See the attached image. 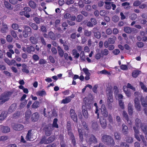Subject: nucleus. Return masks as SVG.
<instances>
[{"label": "nucleus", "mask_w": 147, "mask_h": 147, "mask_svg": "<svg viewBox=\"0 0 147 147\" xmlns=\"http://www.w3.org/2000/svg\"><path fill=\"white\" fill-rule=\"evenodd\" d=\"M102 142L107 145L112 146L114 145L113 140L110 136L107 135H104L102 137Z\"/></svg>", "instance_id": "obj_1"}, {"label": "nucleus", "mask_w": 147, "mask_h": 147, "mask_svg": "<svg viewBox=\"0 0 147 147\" xmlns=\"http://www.w3.org/2000/svg\"><path fill=\"white\" fill-rule=\"evenodd\" d=\"M134 129L135 132V138L139 141H140L141 139L142 140H143V139L144 138V137L142 135L139 134V131L137 126L136 127H134Z\"/></svg>", "instance_id": "obj_2"}, {"label": "nucleus", "mask_w": 147, "mask_h": 147, "mask_svg": "<svg viewBox=\"0 0 147 147\" xmlns=\"http://www.w3.org/2000/svg\"><path fill=\"white\" fill-rule=\"evenodd\" d=\"M9 94H3L1 96H0V101L1 102V103L3 104L5 101H7L9 99Z\"/></svg>", "instance_id": "obj_3"}, {"label": "nucleus", "mask_w": 147, "mask_h": 147, "mask_svg": "<svg viewBox=\"0 0 147 147\" xmlns=\"http://www.w3.org/2000/svg\"><path fill=\"white\" fill-rule=\"evenodd\" d=\"M54 140V138L53 137H51L48 138L47 140H45V138H42L40 143L41 144H48L51 143Z\"/></svg>", "instance_id": "obj_4"}, {"label": "nucleus", "mask_w": 147, "mask_h": 147, "mask_svg": "<svg viewBox=\"0 0 147 147\" xmlns=\"http://www.w3.org/2000/svg\"><path fill=\"white\" fill-rule=\"evenodd\" d=\"M24 30L23 31V34L25 38L28 37L29 33L31 31V29L28 26L24 27Z\"/></svg>", "instance_id": "obj_5"}, {"label": "nucleus", "mask_w": 147, "mask_h": 147, "mask_svg": "<svg viewBox=\"0 0 147 147\" xmlns=\"http://www.w3.org/2000/svg\"><path fill=\"white\" fill-rule=\"evenodd\" d=\"M12 127L16 130L20 131L24 128L23 126L19 124H13L12 125Z\"/></svg>", "instance_id": "obj_6"}, {"label": "nucleus", "mask_w": 147, "mask_h": 147, "mask_svg": "<svg viewBox=\"0 0 147 147\" xmlns=\"http://www.w3.org/2000/svg\"><path fill=\"white\" fill-rule=\"evenodd\" d=\"M74 97V95L72 94L71 96L66 97L65 99L62 100L61 101V103L66 104L70 102L71 99Z\"/></svg>", "instance_id": "obj_7"}, {"label": "nucleus", "mask_w": 147, "mask_h": 147, "mask_svg": "<svg viewBox=\"0 0 147 147\" xmlns=\"http://www.w3.org/2000/svg\"><path fill=\"white\" fill-rule=\"evenodd\" d=\"M101 111L102 115L104 117H106L108 116V113L104 105H102Z\"/></svg>", "instance_id": "obj_8"}, {"label": "nucleus", "mask_w": 147, "mask_h": 147, "mask_svg": "<svg viewBox=\"0 0 147 147\" xmlns=\"http://www.w3.org/2000/svg\"><path fill=\"white\" fill-rule=\"evenodd\" d=\"M135 106L136 109L138 111H140L141 109V107L138 98H136L134 100Z\"/></svg>", "instance_id": "obj_9"}, {"label": "nucleus", "mask_w": 147, "mask_h": 147, "mask_svg": "<svg viewBox=\"0 0 147 147\" xmlns=\"http://www.w3.org/2000/svg\"><path fill=\"white\" fill-rule=\"evenodd\" d=\"M70 113L71 118L75 122H77V115L75 113L73 109H71L70 111Z\"/></svg>", "instance_id": "obj_10"}, {"label": "nucleus", "mask_w": 147, "mask_h": 147, "mask_svg": "<svg viewBox=\"0 0 147 147\" xmlns=\"http://www.w3.org/2000/svg\"><path fill=\"white\" fill-rule=\"evenodd\" d=\"M82 71L84 72L86 76L85 78L86 80H88L90 78V73L89 72V70L88 69L86 68H84L83 69Z\"/></svg>", "instance_id": "obj_11"}, {"label": "nucleus", "mask_w": 147, "mask_h": 147, "mask_svg": "<svg viewBox=\"0 0 147 147\" xmlns=\"http://www.w3.org/2000/svg\"><path fill=\"white\" fill-rule=\"evenodd\" d=\"M100 123L102 127L103 128H106L107 126L106 120L104 118L102 117L100 119Z\"/></svg>", "instance_id": "obj_12"}, {"label": "nucleus", "mask_w": 147, "mask_h": 147, "mask_svg": "<svg viewBox=\"0 0 147 147\" xmlns=\"http://www.w3.org/2000/svg\"><path fill=\"white\" fill-rule=\"evenodd\" d=\"M1 131L4 133L9 132L10 131V128L6 126H1Z\"/></svg>", "instance_id": "obj_13"}, {"label": "nucleus", "mask_w": 147, "mask_h": 147, "mask_svg": "<svg viewBox=\"0 0 147 147\" xmlns=\"http://www.w3.org/2000/svg\"><path fill=\"white\" fill-rule=\"evenodd\" d=\"M39 115L36 112L33 113L31 117L32 120L34 121H37L39 117Z\"/></svg>", "instance_id": "obj_14"}, {"label": "nucleus", "mask_w": 147, "mask_h": 147, "mask_svg": "<svg viewBox=\"0 0 147 147\" xmlns=\"http://www.w3.org/2000/svg\"><path fill=\"white\" fill-rule=\"evenodd\" d=\"M141 102L142 106L144 107H147V96L146 97L145 100H144V98L142 97L141 98Z\"/></svg>", "instance_id": "obj_15"}, {"label": "nucleus", "mask_w": 147, "mask_h": 147, "mask_svg": "<svg viewBox=\"0 0 147 147\" xmlns=\"http://www.w3.org/2000/svg\"><path fill=\"white\" fill-rule=\"evenodd\" d=\"M122 132L124 134H127L128 132V128L124 124H123L122 126Z\"/></svg>", "instance_id": "obj_16"}, {"label": "nucleus", "mask_w": 147, "mask_h": 147, "mask_svg": "<svg viewBox=\"0 0 147 147\" xmlns=\"http://www.w3.org/2000/svg\"><path fill=\"white\" fill-rule=\"evenodd\" d=\"M28 5L33 9L36 8L37 6V5L35 2L32 0H30L28 2Z\"/></svg>", "instance_id": "obj_17"}, {"label": "nucleus", "mask_w": 147, "mask_h": 147, "mask_svg": "<svg viewBox=\"0 0 147 147\" xmlns=\"http://www.w3.org/2000/svg\"><path fill=\"white\" fill-rule=\"evenodd\" d=\"M2 27L1 30V32L3 33H5L8 30V28L6 24H2Z\"/></svg>", "instance_id": "obj_18"}, {"label": "nucleus", "mask_w": 147, "mask_h": 147, "mask_svg": "<svg viewBox=\"0 0 147 147\" xmlns=\"http://www.w3.org/2000/svg\"><path fill=\"white\" fill-rule=\"evenodd\" d=\"M31 114V111L30 110H28L25 113V118L26 121H28L30 119V115Z\"/></svg>", "instance_id": "obj_19"}, {"label": "nucleus", "mask_w": 147, "mask_h": 147, "mask_svg": "<svg viewBox=\"0 0 147 147\" xmlns=\"http://www.w3.org/2000/svg\"><path fill=\"white\" fill-rule=\"evenodd\" d=\"M140 86L144 92H147V88L146 85L141 82H140Z\"/></svg>", "instance_id": "obj_20"}, {"label": "nucleus", "mask_w": 147, "mask_h": 147, "mask_svg": "<svg viewBox=\"0 0 147 147\" xmlns=\"http://www.w3.org/2000/svg\"><path fill=\"white\" fill-rule=\"evenodd\" d=\"M32 136L31 131H28V133L26 136V139L27 141H32V139L31 136Z\"/></svg>", "instance_id": "obj_21"}, {"label": "nucleus", "mask_w": 147, "mask_h": 147, "mask_svg": "<svg viewBox=\"0 0 147 147\" xmlns=\"http://www.w3.org/2000/svg\"><path fill=\"white\" fill-rule=\"evenodd\" d=\"M46 94L45 91L44 90L38 91L36 93V95L40 96H43L46 95Z\"/></svg>", "instance_id": "obj_22"}, {"label": "nucleus", "mask_w": 147, "mask_h": 147, "mask_svg": "<svg viewBox=\"0 0 147 147\" xmlns=\"http://www.w3.org/2000/svg\"><path fill=\"white\" fill-rule=\"evenodd\" d=\"M86 141L88 142V141L93 143H96L97 142L96 139L93 135L91 136L90 139H89V141L87 140V139H86Z\"/></svg>", "instance_id": "obj_23"}, {"label": "nucleus", "mask_w": 147, "mask_h": 147, "mask_svg": "<svg viewBox=\"0 0 147 147\" xmlns=\"http://www.w3.org/2000/svg\"><path fill=\"white\" fill-rule=\"evenodd\" d=\"M123 90L125 93L126 95L128 97H129L131 96V93L129 91L127 90V88L126 86H124L123 87Z\"/></svg>", "instance_id": "obj_24"}, {"label": "nucleus", "mask_w": 147, "mask_h": 147, "mask_svg": "<svg viewBox=\"0 0 147 147\" xmlns=\"http://www.w3.org/2000/svg\"><path fill=\"white\" fill-rule=\"evenodd\" d=\"M72 54L74 56V57L78 58L79 56L80 55L78 53L76 49H74L72 51Z\"/></svg>", "instance_id": "obj_25"}, {"label": "nucleus", "mask_w": 147, "mask_h": 147, "mask_svg": "<svg viewBox=\"0 0 147 147\" xmlns=\"http://www.w3.org/2000/svg\"><path fill=\"white\" fill-rule=\"evenodd\" d=\"M7 113L6 112H3L0 115V120H3L7 116Z\"/></svg>", "instance_id": "obj_26"}, {"label": "nucleus", "mask_w": 147, "mask_h": 147, "mask_svg": "<svg viewBox=\"0 0 147 147\" xmlns=\"http://www.w3.org/2000/svg\"><path fill=\"white\" fill-rule=\"evenodd\" d=\"M140 71L138 70L134 71L132 74V76L134 78H136L140 74Z\"/></svg>", "instance_id": "obj_27"}, {"label": "nucleus", "mask_w": 147, "mask_h": 147, "mask_svg": "<svg viewBox=\"0 0 147 147\" xmlns=\"http://www.w3.org/2000/svg\"><path fill=\"white\" fill-rule=\"evenodd\" d=\"M39 106V103L38 101H35L32 104V107L33 108L36 109Z\"/></svg>", "instance_id": "obj_28"}, {"label": "nucleus", "mask_w": 147, "mask_h": 147, "mask_svg": "<svg viewBox=\"0 0 147 147\" xmlns=\"http://www.w3.org/2000/svg\"><path fill=\"white\" fill-rule=\"evenodd\" d=\"M27 51L29 53H31L32 52H33L35 50V48L32 46H30L27 48Z\"/></svg>", "instance_id": "obj_29"}, {"label": "nucleus", "mask_w": 147, "mask_h": 147, "mask_svg": "<svg viewBox=\"0 0 147 147\" xmlns=\"http://www.w3.org/2000/svg\"><path fill=\"white\" fill-rule=\"evenodd\" d=\"M106 4L105 6L107 9H110L111 8V2L106 1L105 2Z\"/></svg>", "instance_id": "obj_30"}, {"label": "nucleus", "mask_w": 147, "mask_h": 147, "mask_svg": "<svg viewBox=\"0 0 147 147\" xmlns=\"http://www.w3.org/2000/svg\"><path fill=\"white\" fill-rule=\"evenodd\" d=\"M57 49L58 50V53H59V55L61 57H63V53H64L63 50L59 46H58V47Z\"/></svg>", "instance_id": "obj_31"}, {"label": "nucleus", "mask_w": 147, "mask_h": 147, "mask_svg": "<svg viewBox=\"0 0 147 147\" xmlns=\"http://www.w3.org/2000/svg\"><path fill=\"white\" fill-rule=\"evenodd\" d=\"M78 131L79 133V136L80 139L82 140L83 138V129H78Z\"/></svg>", "instance_id": "obj_32"}, {"label": "nucleus", "mask_w": 147, "mask_h": 147, "mask_svg": "<svg viewBox=\"0 0 147 147\" xmlns=\"http://www.w3.org/2000/svg\"><path fill=\"white\" fill-rule=\"evenodd\" d=\"M102 56H107L108 55L109 53L108 50L107 49H105L101 51Z\"/></svg>", "instance_id": "obj_33"}, {"label": "nucleus", "mask_w": 147, "mask_h": 147, "mask_svg": "<svg viewBox=\"0 0 147 147\" xmlns=\"http://www.w3.org/2000/svg\"><path fill=\"white\" fill-rule=\"evenodd\" d=\"M30 40L31 42L34 44H36L38 41V39L34 37H30Z\"/></svg>", "instance_id": "obj_34"}, {"label": "nucleus", "mask_w": 147, "mask_h": 147, "mask_svg": "<svg viewBox=\"0 0 147 147\" xmlns=\"http://www.w3.org/2000/svg\"><path fill=\"white\" fill-rule=\"evenodd\" d=\"M49 36L52 39L54 40H55L56 38L53 32H50L49 33Z\"/></svg>", "instance_id": "obj_35"}, {"label": "nucleus", "mask_w": 147, "mask_h": 147, "mask_svg": "<svg viewBox=\"0 0 147 147\" xmlns=\"http://www.w3.org/2000/svg\"><path fill=\"white\" fill-rule=\"evenodd\" d=\"M107 101L109 104H110L111 102H112L113 101V96L111 94H110L109 96H108V99H107Z\"/></svg>", "instance_id": "obj_36"}, {"label": "nucleus", "mask_w": 147, "mask_h": 147, "mask_svg": "<svg viewBox=\"0 0 147 147\" xmlns=\"http://www.w3.org/2000/svg\"><path fill=\"white\" fill-rule=\"evenodd\" d=\"M116 39V37H115L113 38H110L108 39V41L109 42V44H113L114 43L115 40Z\"/></svg>", "instance_id": "obj_37"}, {"label": "nucleus", "mask_w": 147, "mask_h": 147, "mask_svg": "<svg viewBox=\"0 0 147 147\" xmlns=\"http://www.w3.org/2000/svg\"><path fill=\"white\" fill-rule=\"evenodd\" d=\"M29 25L34 30H37L38 29V26L34 24L30 23Z\"/></svg>", "instance_id": "obj_38"}, {"label": "nucleus", "mask_w": 147, "mask_h": 147, "mask_svg": "<svg viewBox=\"0 0 147 147\" xmlns=\"http://www.w3.org/2000/svg\"><path fill=\"white\" fill-rule=\"evenodd\" d=\"M57 119H55L53 120V127L56 128H58V125L57 123Z\"/></svg>", "instance_id": "obj_39"}, {"label": "nucleus", "mask_w": 147, "mask_h": 147, "mask_svg": "<svg viewBox=\"0 0 147 147\" xmlns=\"http://www.w3.org/2000/svg\"><path fill=\"white\" fill-rule=\"evenodd\" d=\"M124 31L127 33H130L131 32V28L129 27H125L124 29Z\"/></svg>", "instance_id": "obj_40"}, {"label": "nucleus", "mask_w": 147, "mask_h": 147, "mask_svg": "<svg viewBox=\"0 0 147 147\" xmlns=\"http://www.w3.org/2000/svg\"><path fill=\"white\" fill-rule=\"evenodd\" d=\"M142 129L143 131L147 135V126H143L142 127ZM146 139L147 140V135L146 136Z\"/></svg>", "instance_id": "obj_41"}, {"label": "nucleus", "mask_w": 147, "mask_h": 147, "mask_svg": "<svg viewBox=\"0 0 147 147\" xmlns=\"http://www.w3.org/2000/svg\"><path fill=\"white\" fill-rule=\"evenodd\" d=\"M80 57L81 59L82 60L84 61L85 60V57L84 51H82L80 53Z\"/></svg>", "instance_id": "obj_42"}, {"label": "nucleus", "mask_w": 147, "mask_h": 147, "mask_svg": "<svg viewBox=\"0 0 147 147\" xmlns=\"http://www.w3.org/2000/svg\"><path fill=\"white\" fill-rule=\"evenodd\" d=\"M122 6H124L125 8H128L129 7V3L127 2H125L122 3Z\"/></svg>", "instance_id": "obj_43"}, {"label": "nucleus", "mask_w": 147, "mask_h": 147, "mask_svg": "<svg viewBox=\"0 0 147 147\" xmlns=\"http://www.w3.org/2000/svg\"><path fill=\"white\" fill-rule=\"evenodd\" d=\"M82 113L84 116L85 118H88V114L86 110L83 109L82 110Z\"/></svg>", "instance_id": "obj_44"}, {"label": "nucleus", "mask_w": 147, "mask_h": 147, "mask_svg": "<svg viewBox=\"0 0 147 147\" xmlns=\"http://www.w3.org/2000/svg\"><path fill=\"white\" fill-rule=\"evenodd\" d=\"M102 53L101 54L99 52H97L96 54L95 57L97 59H100L102 57Z\"/></svg>", "instance_id": "obj_45"}, {"label": "nucleus", "mask_w": 147, "mask_h": 147, "mask_svg": "<svg viewBox=\"0 0 147 147\" xmlns=\"http://www.w3.org/2000/svg\"><path fill=\"white\" fill-rule=\"evenodd\" d=\"M123 115L124 117H125V119L127 120V121L129 123H130V121L129 122L128 118V116L126 112L124 111L123 112Z\"/></svg>", "instance_id": "obj_46"}, {"label": "nucleus", "mask_w": 147, "mask_h": 147, "mask_svg": "<svg viewBox=\"0 0 147 147\" xmlns=\"http://www.w3.org/2000/svg\"><path fill=\"white\" fill-rule=\"evenodd\" d=\"M15 104H12L11 105L9 109V111L10 112L14 111L16 108Z\"/></svg>", "instance_id": "obj_47"}, {"label": "nucleus", "mask_w": 147, "mask_h": 147, "mask_svg": "<svg viewBox=\"0 0 147 147\" xmlns=\"http://www.w3.org/2000/svg\"><path fill=\"white\" fill-rule=\"evenodd\" d=\"M97 123L96 121H94L92 123V127L94 129H95L98 127Z\"/></svg>", "instance_id": "obj_48"}, {"label": "nucleus", "mask_w": 147, "mask_h": 147, "mask_svg": "<svg viewBox=\"0 0 147 147\" xmlns=\"http://www.w3.org/2000/svg\"><path fill=\"white\" fill-rule=\"evenodd\" d=\"M94 36L97 38H99L101 36L100 33L99 32H95L94 34Z\"/></svg>", "instance_id": "obj_49"}, {"label": "nucleus", "mask_w": 147, "mask_h": 147, "mask_svg": "<svg viewBox=\"0 0 147 147\" xmlns=\"http://www.w3.org/2000/svg\"><path fill=\"white\" fill-rule=\"evenodd\" d=\"M137 17V15L136 14L134 13L131 15L130 17V19L132 20H135Z\"/></svg>", "instance_id": "obj_50"}, {"label": "nucleus", "mask_w": 147, "mask_h": 147, "mask_svg": "<svg viewBox=\"0 0 147 147\" xmlns=\"http://www.w3.org/2000/svg\"><path fill=\"white\" fill-rule=\"evenodd\" d=\"M34 20L38 24H39L42 20L40 18H38L37 17L35 18H34Z\"/></svg>", "instance_id": "obj_51"}, {"label": "nucleus", "mask_w": 147, "mask_h": 147, "mask_svg": "<svg viewBox=\"0 0 147 147\" xmlns=\"http://www.w3.org/2000/svg\"><path fill=\"white\" fill-rule=\"evenodd\" d=\"M4 4L7 8H9L11 7V5L8 2L4 1Z\"/></svg>", "instance_id": "obj_52"}, {"label": "nucleus", "mask_w": 147, "mask_h": 147, "mask_svg": "<svg viewBox=\"0 0 147 147\" xmlns=\"http://www.w3.org/2000/svg\"><path fill=\"white\" fill-rule=\"evenodd\" d=\"M100 73L102 74H108L109 75H111V73L110 72H108L107 71L105 70H103L101 71H100Z\"/></svg>", "instance_id": "obj_53"}, {"label": "nucleus", "mask_w": 147, "mask_h": 147, "mask_svg": "<svg viewBox=\"0 0 147 147\" xmlns=\"http://www.w3.org/2000/svg\"><path fill=\"white\" fill-rule=\"evenodd\" d=\"M92 32L90 31L86 30L84 32V34L86 36H89L91 35Z\"/></svg>", "instance_id": "obj_54"}, {"label": "nucleus", "mask_w": 147, "mask_h": 147, "mask_svg": "<svg viewBox=\"0 0 147 147\" xmlns=\"http://www.w3.org/2000/svg\"><path fill=\"white\" fill-rule=\"evenodd\" d=\"M8 138L7 136H2L0 138V141H5Z\"/></svg>", "instance_id": "obj_55"}, {"label": "nucleus", "mask_w": 147, "mask_h": 147, "mask_svg": "<svg viewBox=\"0 0 147 147\" xmlns=\"http://www.w3.org/2000/svg\"><path fill=\"white\" fill-rule=\"evenodd\" d=\"M70 17L71 15L68 13H65L64 15V18L67 20H69Z\"/></svg>", "instance_id": "obj_56"}, {"label": "nucleus", "mask_w": 147, "mask_h": 147, "mask_svg": "<svg viewBox=\"0 0 147 147\" xmlns=\"http://www.w3.org/2000/svg\"><path fill=\"white\" fill-rule=\"evenodd\" d=\"M120 68L123 70H127V67L126 65H122L120 66Z\"/></svg>", "instance_id": "obj_57"}, {"label": "nucleus", "mask_w": 147, "mask_h": 147, "mask_svg": "<svg viewBox=\"0 0 147 147\" xmlns=\"http://www.w3.org/2000/svg\"><path fill=\"white\" fill-rule=\"evenodd\" d=\"M12 27L14 30H17L18 28V25L16 23H13L12 24Z\"/></svg>", "instance_id": "obj_58"}, {"label": "nucleus", "mask_w": 147, "mask_h": 147, "mask_svg": "<svg viewBox=\"0 0 147 147\" xmlns=\"http://www.w3.org/2000/svg\"><path fill=\"white\" fill-rule=\"evenodd\" d=\"M115 97L117 99H118L119 100H120V99H122L123 98V96L121 94H117L115 95Z\"/></svg>", "instance_id": "obj_59"}, {"label": "nucleus", "mask_w": 147, "mask_h": 147, "mask_svg": "<svg viewBox=\"0 0 147 147\" xmlns=\"http://www.w3.org/2000/svg\"><path fill=\"white\" fill-rule=\"evenodd\" d=\"M120 52V51L119 50L117 49L114 50L113 51V54L115 55H118L119 53Z\"/></svg>", "instance_id": "obj_60"}, {"label": "nucleus", "mask_w": 147, "mask_h": 147, "mask_svg": "<svg viewBox=\"0 0 147 147\" xmlns=\"http://www.w3.org/2000/svg\"><path fill=\"white\" fill-rule=\"evenodd\" d=\"M129 88L130 89H132L134 91H135V88L133 86H131V84L129 83H128L127 84V88Z\"/></svg>", "instance_id": "obj_61"}, {"label": "nucleus", "mask_w": 147, "mask_h": 147, "mask_svg": "<svg viewBox=\"0 0 147 147\" xmlns=\"http://www.w3.org/2000/svg\"><path fill=\"white\" fill-rule=\"evenodd\" d=\"M119 20V17L117 16H114L112 18V20L113 21L116 22H117Z\"/></svg>", "instance_id": "obj_62"}, {"label": "nucleus", "mask_w": 147, "mask_h": 147, "mask_svg": "<svg viewBox=\"0 0 147 147\" xmlns=\"http://www.w3.org/2000/svg\"><path fill=\"white\" fill-rule=\"evenodd\" d=\"M11 34L14 38H18L17 37L16 32L14 30H12L11 31Z\"/></svg>", "instance_id": "obj_63"}, {"label": "nucleus", "mask_w": 147, "mask_h": 147, "mask_svg": "<svg viewBox=\"0 0 147 147\" xmlns=\"http://www.w3.org/2000/svg\"><path fill=\"white\" fill-rule=\"evenodd\" d=\"M82 16L81 15H79L78 16L77 18V20L78 22H80L82 20Z\"/></svg>", "instance_id": "obj_64"}]
</instances>
